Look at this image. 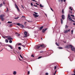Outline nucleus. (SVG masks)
Listing matches in <instances>:
<instances>
[{"label":"nucleus","mask_w":75,"mask_h":75,"mask_svg":"<svg viewBox=\"0 0 75 75\" xmlns=\"http://www.w3.org/2000/svg\"><path fill=\"white\" fill-rule=\"evenodd\" d=\"M65 48H68V49L71 48V51H74L75 50V47H74L72 45H67L65 47Z\"/></svg>","instance_id":"obj_1"},{"label":"nucleus","mask_w":75,"mask_h":75,"mask_svg":"<svg viewBox=\"0 0 75 75\" xmlns=\"http://www.w3.org/2000/svg\"><path fill=\"white\" fill-rule=\"evenodd\" d=\"M72 14V11H69V13L68 16V18H69V20L70 21H73V22H74L75 23V21H74L72 19V18H71V16H70V14Z\"/></svg>","instance_id":"obj_2"},{"label":"nucleus","mask_w":75,"mask_h":75,"mask_svg":"<svg viewBox=\"0 0 75 75\" xmlns=\"http://www.w3.org/2000/svg\"><path fill=\"white\" fill-rule=\"evenodd\" d=\"M15 7L17 9V10L18 12H20V10L18 7V6L16 5V4H15Z\"/></svg>","instance_id":"obj_3"},{"label":"nucleus","mask_w":75,"mask_h":75,"mask_svg":"<svg viewBox=\"0 0 75 75\" xmlns=\"http://www.w3.org/2000/svg\"><path fill=\"white\" fill-rule=\"evenodd\" d=\"M68 32H70V29H69V30H66L64 31V33H67Z\"/></svg>","instance_id":"obj_4"},{"label":"nucleus","mask_w":75,"mask_h":75,"mask_svg":"<svg viewBox=\"0 0 75 75\" xmlns=\"http://www.w3.org/2000/svg\"><path fill=\"white\" fill-rule=\"evenodd\" d=\"M24 34L25 35V37H27V32H24Z\"/></svg>","instance_id":"obj_5"},{"label":"nucleus","mask_w":75,"mask_h":75,"mask_svg":"<svg viewBox=\"0 0 75 75\" xmlns=\"http://www.w3.org/2000/svg\"><path fill=\"white\" fill-rule=\"evenodd\" d=\"M47 30V28H45L43 29L42 31V33H45V31H46Z\"/></svg>","instance_id":"obj_6"},{"label":"nucleus","mask_w":75,"mask_h":75,"mask_svg":"<svg viewBox=\"0 0 75 75\" xmlns=\"http://www.w3.org/2000/svg\"><path fill=\"white\" fill-rule=\"evenodd\" d=\"M33 16H34L36 18V17H38V16H39V15H37L34 14H33Z\"/></svg>","instance_id":"obj_7"},{"label":"nucleus","mask_w":75,"mask_h":75,"mask_svg":"<svg viewBox=\"0 0 75 75\" xmlns=\"http://www.w3.org/2000/svg\"><path fill=\"white\" fill-rule=\"evenodd\" d=\"M62 19H63V20L65 19V16L64 15H62Z\"/></svg>","instance_id":"obj_8"},{"label":"nucleus","mask_w":75,"mask_h":75,"mask_svg":"<svg viewBox=\"0 0 75 75\" xmlns=\"http://www.w3.org/2000/svg\"><path fill=\"white\" fill-rule=\"evenodd\" d=\"M7 39L8 40H13V38H11V37H8Z\"/></svg>","instance_id":"obj_9"},{"label":"nucleus","mask_w":75,"mask_h":75,"mask_svg":"<svg viewBox=\"0 0 75 75\" xmlns=\"http://www.w3.org/2000/svg\"><path fill=\"white\" fill-rule=\"evenodd\" d=\"M40 46H38V45H36L35 47V48H36L37 49H38L40 48Z\"/></svg>","instance_id":"obj_10"},{"label":"nucleus","mask_w":75,"mask_h":75,"mask_svg":"<svg viewBox=\"0 0 75 75\" xmlns=\"http://www.w3.org/2000/svg\"><path fill=\"white\" fill-rule=\"evenodd\" d=\"M17 74V72H16V71H14L13 72V75H16Z\"/></svg>","instance_id":"obj_11"},{"label":"nucleus","mask_w":75,"mask_h":75,"mask_svg":"<svg viewBox=\"0 0 75 75\" xmlns=\"http://www.w3.org/2000/svg\"><path fill=\"white\" fill-rule=\"evenodd\" d=\"M40 47H42V48H45V45H40Z\"/></svg>","instance_id":"obj_12"},{"label":"nucleus","mask_w":75,"mask_h":75,"mask_svg":"<svg viewBox=\"0 0 75 75\" xmlns=\"http://www.w3.org/2000/svg\"><path fill=\"white\" fill-rule=\"evenodd\" d=\"M4 15H1L0 16V17L1 18H3V17H4Z\"/></svg>","instance_id":"obj_13"},{"label":"nucleus","mask_w":75,"mask_h":75,"mask_svg":"<svg viewBox=\"0 0 75 75\" xmlns=\"http://www.w3.org/2000/svg\"><path fill=\"white\" fill-rule=\"evenodd\" d=\"M20 27H22L23 28H24V26L23 25L21 24L20 25Z\"/></svg>","instance_id":"obj_14"},{"label":"nucleus","mask_w":75,"mask_h":75,"mask_svg":"<svg viewBox=\"0 0 75 75\" xmlns=\"http://www.w3.org/2000/svg\"><path fill=\"white\" fill-rule=\"evenodd\" d=\"M60 20L61 21V23L62 24H63V20H62V19H61Z\"/></svg>","instance_id":"obj_15"},{"label":"nucleus","mask_w":75,"mask_h":75,"mask_svg":"<svg viewBox=\"0 0 75 75\" xmlns=\"http://www.w3.org/2000/svg\"><path fill=\"white\" fill-rule=\"evenodd\" d=\"M42 28H43V26H42L41 27H40V28H39V30H42Z\"/></svg>","instance_id":"obj_16"},{"label":"nucleus","mask_w":75,"mask_h":75,"mask_svg":"<svg viewBox=\"0 0 75 75\" xmlns=\"http://www.w3.org/2000/svg\"><path fill=\"white\" fill-rule=\"evenodd\" d=\"M8 47H10L11 50H12V49H13V47L11 45H8Z\"/></svg>","instance_id":"obj_17"},{"label":"nucleus","mask_w":75,"mask_h":75,"mask_svg":"<svg viewBox=\"0 0 75 75\" xmlns=\"http://www.w3.org/2000/svg\"><path fill=\"white\" fill-rule=\"evenodd\" d=\"M61 1V2H63V0H58V2H60Z\"/></svg>","instance_id":"obj_18"},{"label":"nucleus","mask_w":75,"mask_h":75,"mask_svg":"<svg viewBox=\"0 0 75 75\" xmlns=\"http://www.w3.org/2000/svg\"><path fill=\"white\" fill-rule=\"evenodd\" d=\"M1 19L2 21H4V18H1Z\"/></svg>","instance_id":"obj_19"},{"label":"nucleus","mask_w":75,"mask_h":75,"mask_svg":"<svg viewBox=\"0 0 75 75\" xmlns=\"http://www.w3.org/2000/svg\"><path fill=\"white\" fill-rule=\"evenodd\" d=\"M18 18H19V17L18 16L17 17H16L15 18V19L16 20H17V19H18Z\"/></svg>","instance_id":"obj_20"},{"label":"nucleus","mask_w":75,"mask_h":75,"mask_svg":"<svg viewBox=\"0 0 75 75\" xmlns=\"http://www.w3.org/2000/svg\"><path fill=\"white\" fill-rule=\"evenodd\" d=\"M62 14H64V9H63L62 10Z\"/></svg>","instance_id":"obj_21"},{"label":"nucleus","mask_w":75,"mask_h":75,"mask_svg":"<svg viewBox=\"0 0 75 75\" xmlns=\"http://www.w3.org/2000/svg\"><path fill=\"white\" fill-rule=\"evenodd\" d=\"M17 25H18L19 26H20V24L19 23H18L17 24Z\"/></svg>","instance_id":"obj_22"},{"label":"nucleus","mask_w":75,"mask_h":75,"mask_svg":"<svg viewBox=\"0 0 75 75\" xmlns=\"http://www.w3.org/2000/svg\"><path fill=\"white\" fill-rule=\"evenodd\" d=\"M71 34H73V32H74V30H72L71 31Z\"/></svg>","instance_id":"obj_23"},{"label":"nucleus","mask_w":75,"mask_h":75,"mask_svg":"<svg viewBox=\"0 0 75 75\" xmlns=\"http://www.w3.org/2000/svg\"><path fill=\"white\" fill-rule=\"evenodd\" d=\"M40 7H44V6H42L41 4H40Z\"/></svg>","instance_id":"obj_24"},{"label":"nucleus","mask_w":75,"mask_h":75,"mask_svg":"<svg viewBox=\"0 0 75 75\" xmlns=\"http://www.w3.org/2000/svg\"><path fill=\"white\" fill-rule=\"evenodd\" d=\"M5 41L6 42H8V40L6 39L5 40Z\"/></svg>","instance_id":"obj_25"},{"label":"nucleus","mask_w":75,"mask_h":75,"mask_svg":"<svg viewBox=\"0 0 75 75\" xmlns=\"http://www.w3.org/2000/svg\"><path fill=\"white\" fill-rule=\"evenodd\" d=\"M9 43H12V40H10L9 41Z\"/></svg>","instance_id":"obj_26"},{"label":"nucleus","mask_w":75,"mask_h":75,"mask_svg":"<svg viewBox=\"0 0 75 75\" xmlns=\"http://www.w3.org/2000/svg\"><path fill=\"white\" fill-rule=\"evenodd\" d=\"M8 23H9V24H11V23H12V22L8 21Z\"/></svg>","instance_id":"obj_27"},{"label":"nucleus","mask_w":75,"mask_h":75,"mask_svg":"<svg viewBox=\"0 0 75 75\" xmlns=\"http://www.w3.org/2000/svg\"><path fill=\"white\" fill-rule=\"evenodd\" d=\"M69 9H70L72 11V8H71V7H69Z\"/></svg>","instance_id":"obj_28"},{"label":"nucleus","mask_w":75,"mask_h":75,"mask_svg":"<svg viewBox=\"0 0 75 75\" xmlns=\"http://www.w3.org/2000/svg\"><path fill=\"white\" fill-rule=\"evenodd\" d=\"M18 50H21V47H18Z\"/></svg>","instance_id":"obj_29"},{"label":"nucleus","mask_w":75,"mask_h":75,"mask_svg":"<svg viewBox=\"0 0 75 75\" xmlns=\"http://www.w3.org/2000/svg\"><path fill=\"white\" fill-rule=\"evenodd\" d=\"M68 26H67V25H66L65 26V28H68Z\"/></svg>","instance_id":"obj_30"},{"label":"nucleus","mask_w":75,"mask_h":75,"mask_svg":"<svg viewBox=\"0 0 75 75\" xmlns=\"http://www.w3.org/2000/svg\"><path fill=\"white\" fill-rule=\"evenodd\" d=\"M20 57H21V58H22V59H23V57H22V56H21V55L20 54Z\"/></svg>","instance_id":"obj_31"},{"label":"nucleus","mask_w":75,"mask_h":75,"mask_svg":"<svg viewBox=\"0 0 75 75\" xmlns=\"http://www.w3.org/2000/svg\"><path fill=\"white\" fill-rule=\"evenodd\" d=\"M2 6L3 4H0V7H1V6Z\"/></svg>","instance_id":"obj_32"},{"label":"nucleus","mask_w":75,"mask_h":75,"mask_svg":"<svg viewBox=\"0 0 75 75\" xmlns=\"http://www.w3.org/2000/svg\"><path fill=\"white\" fill-rule=\"evenodd\" d=\"M7 11H6V13H7V12L8 11V8H7Z\"/></svg>","instance_id":"obj_33"},{"label":"nucleus","mask_w":75,"mask_h":75,"mask_svg":"<svg viewBox=\"0 0 75 75\" xmlns=\"http://www.w3.org/2000/svg\"><path fill=\"white\" fill-rule=\"evenodd\" d=\"M58 48H59V49H62V48H63L62 47H58Z\"/></svg>","instance_id":"obj_34"},{"label":"nucleus","mask_w":75,"mask_h":75,"mask_svg":"<svg viewBox=\"0 0 75 75\" xmlns=\"http://www.w3.org/2000/svg\"><path fill=\"white\" fill-rule=\"evenodd\" d=\"M70 16L72 17H74V15H71Z\"/></svg>","instance_id":"obj_35"},{"label":"nucleus","mask_w":75,"mask_h":75,"mask_svg":"<svg viewBox=\"0 0 75 75\" xmlns=\"http://www.w3.org/2000/svg\"><path fill=\"white\" fill-rule=\"evenodd\" d=\"M42 57H39L38 58V59H40V58H41Z\"/></svg>","instance_id":"obj_36"},{"label":"nucleus","mask_w":75,"mask_h":75,"mask_svg":"<svg viewBox=\"0 0 75 75\" xmlns=\"http://www.w3.org/2000/svg\"><path fill=\"white\" fill-rule=\"evenodd\" d=\"M13 26V24H11L10 25V27H12Z\"/></svg>","instance_id":"obj_37"},{"label":"nucleus","mask_w":75,"mask_h":75,"mask_svg":"<svg viewBox=\"0 0 75 75\" xmlns=\"http://www.w3.org/2000/svg\"><path fill=\"white\" fill-rule=\"evenodd\" d=\"M55 44H56V45H57V46H59V45H58V44H57V42H56V43H55Z\"/></svg>","instance_id":"obj_38"},{"label":"nucleus","mask_w":75,"mask_h":75,"mask_svg":"<svg viewBox=\"0 0 75 75\" xmlns=\"http://www.w3.org/2000/svg\"><path fill=\"white\" fill-rule=\"evenodd\" d=\"M50 9L51 10H52V11H54V10H53V9H52V8H51L50 7Z\"/></svg>","instance_id":"obj_39"},{"label":"nucleus","mask_w":75,"mask_h":75,"mask_svg":"<svg viewBox=\"0 0 75 75\" xmlns=\"http://www.w3.org/2000/svg\"><path fill=\"white\" fill-rule=\"evenodd\" d=\"M46 75H48V73H46L45 74Z\"/></svg>","instance_id":"obj_40"},{"label":"nucleus","mask_w":75,"mask_h":75,"mask_svg":"<svg viewBox=\"0 0 75 75\" xmlns=\"http://www.w3.org/2000/svg\"><path fill=\"white\" fill-rule=\"evenodd\" d=\"M33 6H35V7H37V5H34Z\"/></svg>","instance_id":"obj_41"},{"label":"nucleus","mask_w":75,"mask_h":75,"mask_svg":"<svg viewBox=\"0 0 75 75\" xmlns=\"http://www.w3.org/2000/svg\"><path fill=\"white\" fill-rule=\"evenodd\" d=\"M28 75H29V74H30V71H28Z\"/></svg>","instance_id":"obj_42"},{"label":"nucleus","mask_w":75,"mask_h":75,"mask_svg":"<svg viewBox=\"0 0 75 75\" xmlns=\"http://www.w3.org/2000/svg\"><path fill=\"white\" fill-rule=\"evenodd\" d=\"M56 68H57V67L55 66L54 67V69H56Z\"/></svg>","instance_id":"obj_43"},{"label":"nucleus","mask_w":75,"mask_h":75,"mask_svg":"<svg viewBox=\"0 0 75 75\" xmlns=\"http://www.w3.org/2000/svg\"><path fill=\"white\" fill-rule=\"evenodd\" d=\"M22 17H23L24 18H25V16H22Z\"/></svg>","instance_id":"obj_44"},{"label":"nucleus","mask_w":75,"mask_h":75,"mask_svg":"<svg viewBox=\"0 0 75 75\" xmlns=\"http://www.w3.org/2000/svg\"><path fill=\"white\" fill-rule=\"evenodd\" d=\"M31 57H34V55H31Z\"/></svg>","instance_id":"obj_45"},{"label":"nucleus","mask_w":75,"mask_h":75,"mask_svg":"<svg viewBox=\"0 0 75 75\" xmlns=\"http://www.w3.org/2000/svg\"><path fill=\"white\" fill-rule=\"evenodd\" d=\"M3 4H5V2H4V1L3 2Z\"/></svg>","instance_id":"obj_46"},{"label":"nucleus","mask_w":75,"mask_h":75,"mask_svg":"<svg viewBox=\"0 0 75 75\" xmlns=\"http://www.w3.org/2000/svg\"><path fill=\"white\" fill-rule=\"evenodd\" d=\"M31 6H33V3H31Z\"/></svg>","instance_id":"obj_47"},{"label":"nucleus","mask_w":75,"mask_h":75,"mask_svg":"<svg viewBox=\"0 0 75 75\" xmlns=\"http://www.w3.org/2000/svg\"><path fill=\"white\" fill-rule=\"evenodd\" d=\"M20 34H18V37L19 36H20Z\"/></svg>","instance_id":"obj_48"},{"label":"nucleus","mask_w":75,"mask_h":75,"mask_svg":"<svg viewBox=\"0 0 75 75\" xmlns=\"http://www.w3.org/2000/svg\"><path fill=\"white\" fill-rule=\"evenodd\" d=\"M21 7H23V8H24V7H23V5H21Z\"/></svg>","instance_id":"obj_49"},{"label":"nucleus","mask_w":75,"mask_h":75,"mask_svg":"<svg viewBox=\"0 0 75 75\" xmlns=\"http://www.w3.org/2000/svg\"><path fill=\"white\" fill-rule=\"evenodd\" d=\"M34 13H35V14H37V13H36V12H34Z\"/></svg>","instance_id":"obj_50"},{"label":"nucleus","mask_w":75,"mask_h":75,"mask_svg":"<svg viewBox=\"0 0 75 75\" xmlns=\"http://www.w3.org/2000/svg\"><path fill=\"white\" fill-rule=\"evenodd\" d=\"M73 24L74 25H75V23H73Z\"/></svg>","instance_id":"obj_51"},{"label":"nucleus","mask_w":75,"mask_h":75,"mask_svg":"<svg viewBox=\"0 0 75 75\" xmlns=\"http://www.w3.org/2000/svg\"><path fill=\"white\" fill-rule=\"evenodd\" d=\"M63 1L64 2H65V1H66V0H63Z\"/></svg>","instance_id":"obj_52"},{"label":"nucleus","mask_w":75,"mask_h":75,"mask_svg":"<svg viewBox=\"0 0 75 75\" xmlns=\"http://www.w3.org/2000/svg\"><path fill=\"white\" fill-rule=\"evenodd\" d=\"M21 43H19V44H18V45H21Z\"/></svg>","instance_id":"obj_53"},{"label":"nucleus","mask_w":75,"mask_h":75,"mask_svg":"<svg viewBox=\"0 0 75 75\" xmlns=\"http://www.w3.org/2000/svg\"><path fill=\"white\" fill-rule=\"evenodd\" d=\"M14 53H15V54H16V52H13Z\"/></svg>","instance_id":"obj_54"},{"label":"nucleus","mask_w":75,"mask_h":75,"mask_svg":"<svg viewBox=\"0 0 75 75\" xmlns=\"http://www.w3.org/2000/svg\"><path fill=\"white\" fill-rule=\"evenodd\" d=\"M16 34H18V33H16Z\"/></svg>","instance_id":"obj_55"},{"label":"nucleus","mask_w":75,"mask_h":75,"mask_svg":"<svg viewBox=\"0 0 75 75\" xmlns=\"http://www.w3.org/2000/svg\"><path fill=\"white\" fill-rule=\"evenodd\" d=\"M45 14L46 15V17H47V14H46V13H45Z\"/></svg>","instance_id":"obj_56"},{"label":"nucleus","mask_w":75,"mask_h":75,"mask_svg":"<svg viewBox=\"0 0 75 75\" xmlns=\"http://www.w3.org/2000/svg\"><path fill=\"white\" fill-rule=\"evenodd\" d=\"M32 1H35L34 0H32Z\"/></svg>","instance_id":"obj_57"},{"label":"nucleus","mask_w":75,"mask_h":75,"mask_svg":"<svg viewBox=\"0 0 75 75\" xmlns=\"http://www.w3.org/2000/svg\"><path fill=\"white\" fill-rule=\"evenodd\" d=\"M19 60L20 61H21V59H20V58H19Z\"/></svg>","instance_id":"obj_58"},{"label":"nucleus","mask_w":75,"mask_h":75,"mask_svg":"<svg viewBox=\"0 0 75 75\" xmlns=\"http://www.w3.org/2000/svg\"><path fill=\"white\" fill-rule=\"evenodd\" d=\"M3 38H5L3 36Z\"/></svg>","instance_id":"obj_59"},{"label":"nucleus","mask_w":75,"mask_h":75,"mask_svg":"<svg viewBox=\"0 0 75 75\" xmlns=\"http://www.w3.org/2000/svg\"><path fill=\"white\" fill-rule=\"evenodd\" d=\"M56 72H57V71H55V73H56Z\"/></svg>","instance_id":"obj_60"},{"label":"nucleus","mask_w":75,"mask_h":75,"mask_svg":"<svg viewBox=\"0 0 75 75\" xmlns=\"http://www.w3.org/2000/svg\"><path fill=\"white\" fill-rule=\"evenodd\" d=\"M36 4H37V5H38V4H37V3H36Z\"/></svg>","instance_id":"obj_61"},{"label":"nucleus","mask_w":75,"mask_h":75,"mask_svg":"<svg viewBox=\"0 0 75 75\" xmlns=\"http://www.w3.org/2000/svg\"><path fill=\"white\" fill-rule=\"evenodd\" d=\"M2 50H3V49L1 51H0V52H1V51H2Z\"/></svg>","instance_id":"obj_62"},{"label":"nucleus","mask_w":75,"mask_h":75,"mask_svg":"<svg viewBox=\"0 0 75 75\" xmlns=\"http://www.w3.org/2000/svg\"><path fill=\"white\" fill-rule=\"evenodd\" d=\"M24 24H26V23H25H25Z\"/></svg>","instance_id":"obj_63"},{"label":"nucleus","mask_w":75,"mask_h":75,"mask_svg":"<svg viewBox=\"0 0 75 75\" xmlns=\"http://www.w3.org/2000/svg\"><path fill=\"white\" fill-rule=\"evenodd\" d=\"M41 52V53H42V52Z\"/></svg>","instance_id":"obj_64"}]
</instances>
